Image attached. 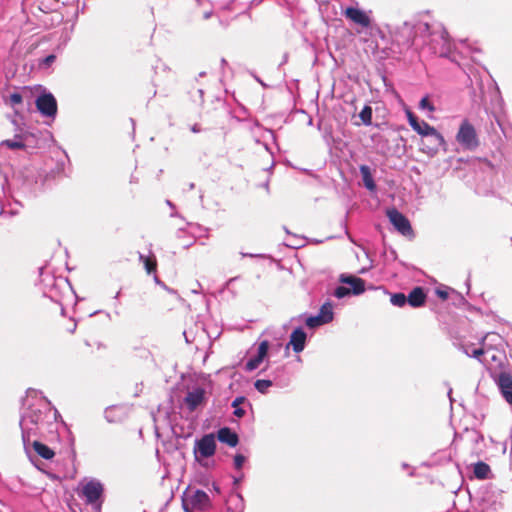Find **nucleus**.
Returning <instances> with one entry per match:
<instances>
[{
  "label": "nucleus",
  "mask_w": 512,
  "mask_h": 512,
  "mask_svg": "<svg viewBox=\"0 0 512 512\" xmlns=\"http://www.w3.org/2000/svg\"><path fill=\"white\" fill-rule=\"evenodd\" d=\"M390 301L394 306H397V307H402L407 303L406 295L404 293L392 294Z\"/></svg>",
  "instance_id": "obj_26"
},
{
  "label": "nucleus",
  "mask_w": 512,
  "mask_h": 512,
  "mask_svg": "<svg viewBox=\"0 0 512 512\" xmlns=\"http://www.w3.org/2000/svg\"><path fill=\"white\" fill-rule=\"evenodd\" d=\"M385 87H386V93H387L389 91V86L387 83L385 84Z\"/></svg>",
  "instance_id": "obj_42"
},
{
  "label": "nucleus",
  "mask_w": 512,
  "mask_h": 512,
  "mask_svg": "<svg viewBox=\"0 0 512 512\" xmlns=\"http://www.w3.org/2000/svg\"><path fill=\"white\" fill-rule=\"evenodd\" d=\"M361 118H362L364 123H366V124L370 123V120H371V110L369 108H365L361 112Z\"/></svg>",
  "instance_id": "obj_36"
},
{
  "label": "nucleus",
  "mask_w": 512,
  "mask_h": 512,
  "mask_svg": "<svg viewBox=\"0 0 512 512\" xmlns=\"http://www.w3.org/2000/svg\"><path fill=\"white\" fill-rule=\"evenodd\" d=\"M1 145L7 146L10 149H22L25 147V144L22 140V137L17 135L14 139L4 140Z\"/></svg>",
  "instance_id": "obj_24"
},
{
  "label": "nucleus",
  "mask_w": 512,
  "mask_h": 512,
  "mask_svg": "<svg viewBox=\"0 0 512 512\" xmlns=\"http://www.w3.org/2000/svg\"><path fill=\"white\" fill-rule=\"evenodd\" d=\"M396 233L404 236L405 238L411 240L414 238L415 234H414V231H413V228H403L401 230H398L396 231Z\"/></svg>",
  "instance_id": "obj_34"
},
{
  "label": "nucleus",
  "mask_w": 512,
  "mask_h": 512,
  "mask_svg": "<svg viewBox=\"0 0 512 512\" xmlns=\"http://www.w3.org/2000/svg\"><path fill=\"white\" fill-rule=\"evenodd\" d=\"M103 487L99 481L89 480L81 483V495L86 499L87 503H95L101 496Z\"/></svg>",
  "instance_id": "obj_10"
},
{
  "label": "nucleus",
  "mask_w": 512,
  "mask_h": 512,
  "mask_svg": "<svg viewBox=\"0 0 512 512\" xmlns=\"http://www.w3.org/2000/svg\"><path fill=\"white\" fill-rule=\"evenodd\" d=\"M44 410L39 407H30L22 416L20 426L22 429V438L25 444L31 442V437L41 432L51 418H55L56 411H52L47 405Z\"/></svg>",
  "instance_id": "obj_2"
},
{
  "label": "nucleus",
  "mask_w": 512,
  "mask_h": 512,
  "mask_svg": "<svg viewBox=\"0 0 512 512\" xmlns=\"http://www.w3.org/2000/svg\"><path fill=\"white\" fill-rule=\"evenodd\" d=\"M491 470L488 464L479 461L474 465L473 473L477 479H487Z\"/></svg>",
  "instance_id": "obj_21"
},
{
  "label": "nucleus",
  "mask_w": 512,
  "mask_h": 512,
  "mask_svg": "<svg viewBox=\"0 0 512 512\" xmlns=\"http://www.w3.org/2000/svg\"><path fill=\"white\" fill-rule=\"evenodd\" d=\"M218 440L222 443H226L230 447H235L238 444V436L232 432L229 428H221L217 433Z\"/></svg>",
  "instance_id": "obj_18"
},
{
  "label": "nucleus",
  "mask_w": 512,
  "mask_h": 512,
  "mask_svg": "<svg viewBox=\"0 0 512 512\" xmlns=\"http://www.w3.org/2000/svg\"><path fill=\"white\" fill-rule=\"evenodd\" d=\"M426 298V293L424 289L420 286L413 288L408 294V296H406L407 303L413 308L423 306L426 302Z\"/></svg>",
  "instance_id": "obj_16"
},
{
  "label": "nucleus",
  "mask_w": 512,
  "mask_h": 512,
  "mask_svg": "<svg viewBox=\"0 0 512 512\" xmlns=\"http://www.w3.org/2000/svg\"><path fill=\"white\" fill-rule=\"evenodd\" d=\"M210 16H211V12H205L204 13V18L205 19H208Z\"/></svg>",
  "instance_id": "obj_40"
},
{
  "label": "nucleus",
  "mask_w": 512,
  "mask_h": 512,
  "mask_svg": "<svg viewBox=\"0 0 512 512\" xmlns=\"http://www.w3.org/2000/svg\"><path fill=\"white\" fill-rule=\"evenodd\" d=\"M56 59V56L51 54V55H48L47 57H45L42 62H41V66H44V67H49Z\"/></svg>",
  "instance_id": "obj_37"
},
{
  "label": "nucleus",
  "mask_w": 512,
  "mask_h": 512,
  "mask_svg": "<svg viewBox=\"0 0 512 512\" xmlns=\"http://www.w3.org/2000/svg\"><path fill=\"white\" fill-rule=\"evenodd\" d=\"M343 14L347 19L357 25L362 27H368L370 25L369 15L357 7H347Z\"/></svg>",
  "instance_id": "obj_11"
},
{
  "label": "nucleus",
  "mask_w": 512,
  "mask_h": 512,
  "mask_svg": "<svg viewBox=\"0 0 512 512\" xmlns=\"http://www.w3.org/2000/svg\"><path fill=\"white\" fill-rule=\"evenodd\" d=\"M244 397H237L233 402H232V406L235 408L234 410V415L237 416L238 418H241L244 416L245 414V411L240 408V404H242L244 402Z\"/></svg>",
  "instance_id": "obj_29"
},
{
  "label": "nucleus",
  "mask_w": 512,
  "mask_h": 512,
  "mask_svg": "<svg viewBox=\"0 0 512 512\" xmlns=\"http://www.w3.org/2000/svg\"><path fill=\"white\" fill-rule=\"evenodd\" d=\"M182 505L185 512H196L208 509L211 503L204 491L188 490L184 493Z\"/></svg>",
  "instance_id": "obj_5"
},
{
  "label": "nucleus",
  "mask_w": 512,
  "mask_h": 512,
  "mask_svg": "<svg viewBox=\"0 0 512 512\" xmlns=\"http://www.w3.org/2000/svg\"><path fill=\"white\" fill-rule=\"evenodd\" d=\"M264 359L260 356H255L253 358H251L247 363H246V370L251 372L255 369H257L259 367V365L262 363Z\"/></svg>",
  "instance_id": "obj_28"
},
{
  "label": "nucleus",
  "mask_w": 512,
  "mask_h": 512,
  "mask_svg": "<svg viewBox=\"0 0 512 512\" xmlns=\"http://www.w3.org/2000/svg\"><path fill=\"white\" fill-rule=\"evenodd\" d=\"M116 411V408L112 407L106 410L105 417L109 422L116 421V418L114 417V412Z\"/></svg>",
  "instance_id": "obj_38"
},
{
  "label": "nucleus",
  "mask_w": 512,
  "mask_h": 512,
  "mask_svg": "<svg viewBox=\"0 0 512 512\" xmlns=\"http://www.w3.org/2000/svg\"><path fill=\"white\" fill-rule=\"evenodd\" d=\"M429 37V42L424 40L425 44L430 46L434 54L440 57H448L452 51V42L449 38L448 32L439 24L433 27L432 31H428L422 35L425 39Z\"/></svg>",
  "instance_id": "obj_3"
},
{
  "label": "nucleus",
  "mask_w": 512,
  "mask_h": 512,
  "mask_svg": "<svg viewBox=\"0 0 512 512\" xmlns=\"http://www.w3.org/2000/svg\"><path fill=\"white\" fill-rule=\"evenodd\" d=\"M457 142L467 150H474L478 147L479 141L475 128L468 120H463L456 134Z\"/></svg>",
  "instance_id": "obj_6"
},
{
  "label": "nucleus",
  "mask_w": 512,
  "mask_h": 512,
  "mask_svg": "<svg viewBox=\"0 0 512 512\" xmlns=\"http://www.w3.org/2000/svg\"><path fill=\"white\" fill-rule=\"evenodd\" d=\"M496 382L504 399L512 405V375L501 372L498 374Z\"/></svg>",
  "instance_id": "obj_12"
},
{
  "label": "nucleus",
  "mask_w": 512,
  "mask_h": 512,
  "mask_svg": "<svg viewBox=\"0 0 512 512\" xmlns=\"http://www.w3.org/2000/svg\"><path fill=\"white\" fill-rule=\"evenodd\" d=\"M32 446L35 452L46 460L52 459L55 455L54 451L50 447L37 440L32 441Z\"/></svg>",
  "instance_id": "obj_19"
},
{
  "label": "nucleus",
  "mask_w": 512,
  "mask_h": 512,
  "mask_svg": "<svg viewBox=\"0 0 512 512\" xmlns=\"http://www.w3.org/2000/svg\"><path fill=\"white\" fill-rule=\"evenodd\" d=\"M255 388L262 394H265L268 389L272 386V381L260 379L254 383Z\"/></svg>",
  "instance_id": "obj_27"
},
{
  "label": "nucleus",
  "mask_w": 512,
  "mask_h": 512,
  "mask_svg": "<svg viewBox=\"0 0 512 512\" xmlns=\"http://www.w3.org/2000/svg\"><path fill=\"white\" fill-rule=\"evenodd\" d=\"M245 462V457L241 454H237L234 457V465L236 469H241Z\"/></svg>",
  "instance_id": "obj_35"
},
{
  "label": "nucleus",
  "mask_w": 512,
  "mask_h": 512,
  "mask_svg": "<svg viewBox=\"0 0 512 512\" xmlns=\"http://www.w3.org/2000/svg\"><path fill=\"white\" fill-rule=\"evenodd\" d=\"M8 103H9L12 107H15L16 105L21 104V103H22V96H21V94H19V93H13V94H11V95L9 96Z\"/></svg>",
  "instance_id": "obj_33"
},
{
  "label": "nucleus",
  "mask_w": 512,
  "mask_h": 512,
  "mask_svg": "<svg viewBox=\"0 0 512 512\" xmlns=\"http://www.w3.org/2000/svg\"><path fill=\"white\" fill-rule=\"evenodd\" d=\"M418 108L421 111L428 112V113H433L436 110L434 104L430 101V98L428 95L424 96L420 100Z\"/></svg>",
  "instance_id": "obj_25"
},
{
  "label": "nucleus",
  "mask_w": 512,
  "mask_h": 512,
  "mask_svg": "<svg viewBox=\"0 0 512 512\" xmlns=\"http://www.w3.org/2000/svg\"><path fill=\"white\" fill-rule=\"evenodd\" d=\"M429 31V24L424 22H403L401 26H396L390 31L391 44L386 46V51L390 50L392 54H401L410 48L413 41L422 38V35Z\"/></svg>",
  "instance_id": "obj_1"
},
{
  "label": "nucleus",
  "mask_w": 512,
  "mask_h": 512,
  "mask_svg": "<svg viewBox=\"0 0 512 512\" xmlns=\"http://www.w3.org/2000/svg\"><path fill=\"white\" fill-rule=\"evenodd\" d=\"M213 487H214L215 491L219 492V489H218V487L216 485H213Z\"/></svg>",
  "instance_id": "obj_41"
},
{
  "label": "nucleus",
  "mask_w": 512,
  "mask_h": 512,
  "mask_svg": "<svg viewBox=\"0 0 512 512\" xmlns=\"http://www.w3.org/2000/svg\"><path fill=\"white\" fill-rule=\"evenodd\" d=\"M436 293H437V295L439 296V298H441V299H443V300H446V299L448 298V296H449L448 292H447V291H445V290H440V289H438V290L436 291Z\"/></svg>",
  "instance_id": "obj_39"
},
{
  "label": "nucleus",
  "mask_w": 512,
  "mask_h": 512,
  "mask_svg": "<svg viewBox=\"0 0 512 512\" xmlns=\"http://www.w3.org/2000/svg\"><path fill=\"white\" fill-rule=\"evenodd\" d=\"M360 173L365 187L371 192L375 191L376 185L374 183L370 168L366 165H362L360 166Z\"/></svg>",
  "instance_id": "obj_20"
},
{
  "label": "nucleus",
  "mask_w": 512,
  "mask_h": 512,
  "mask_svg": "<svg viewBox=\"0 0 512 512\" xmlns=\"http://www.w3.org/2000/svg\"><path fill=\"white\" fill-rule=\"evenodd\" d=\"M306 342V333L302 328L295 329L290 336V344L296 353L303 351Z\"/></svg>",
  "instance_id": "obj_17"
},
{
  "label": "nucleus",
  "mask_w": 512,
  "mask_h": 512,
  "mask_svg": "<svg viewBox=\"0 0 512 512\" xmlns=\"http://www.w3.org/2000/svg\"><path fill=\"white\" fill-rule=\"evenodd\" d=\"M339 281L342 283L334 291V296L342 299L349 295H359L365 291V283L361 278L353 275L341 274Z\"/></svg>",
  "instance_id": "obj_4"
},
{
  "label": "nucleus",
  "mask_w": 512,
  "mask_h": 512,
  "mask_svg": "<svg viewBox=\"0 0 512 512\" xmlns=\"http://www.w3.org/2000/svg\"><path fill=\"white\" fill-rule=\"evenodd\" d=\"M425 137L427 140L421 142V151L424 153L434 156L440 148L445 150L446 143L444 137L436 129L435 133H428Z\"/></svg>",
  "instance_id": "obj_8"
},
{
  "label": "nucleus",
  "mask_w": 512,
  "mask_h": 512,
  "mask_svg": "<svg viewBox=\"0 0 512 512\" xmlns=\"http://www.w3.org/2000/svg\"><path fill=\"white\" fill-rule=\"evenodd\" d=\"M461 350L469 357H474L481 361L480 357L484 354L483 348H472L471 345H462Z\"/></svg>",
  "instance_id": "obj_23"
},
{
  "label": "nucleus",
  "mask_w": 512,
  "mask_h": 512,
  "mask_svg": "<svg viewBox=\"0 0 512 512\" xmlns=\"http://www.w3.org/2000/svg\"><path fill=\"white\" fill-rule=\"evenodd\" d=\"M189 187H190L191 189H193V188H194V184H193V183L189 184Z\"/></svg>",
  "instance_id": "obj_44"
},
{
  "label": "nucleus",
  "mask_w": 512,
  "mask_h": 512,
  "mask_svg": "<svg viewBox=\"0 0 512 512\" xmlns=\"http://www.w3.org/2000/svg\"><path fill=\"white\" fill-rule=\"evenodd\" d=\"M216 441L213 434H206L195 442L194 455L196 459L209 458L214 455Z\"/></svg>",
  "instance_id": "obj_7"
},
{
  "label": "nucleus",
  "mask_w": 512,
  "mask_h": 512,
  "mask_svg": "<svg viewBox=\"0 0 512 512\" xmlns=\"http://www.w3.org/2000/svg\"><path fill=\"white\" fill-rule=\"evenodd\" d=\"M268 348H269L268 341H266V340L262 341L258 346L257 356H260L264 359L267 355Z\"/></svg>",
  "instance_id": "obj_32"
},
{
  "label": "nucleus",
  "mask_w": 512,
  "mask_h": 512,
  "mask_svg": "<svg viewBox=\"0 0 512 512\" xmlns=\"http://www.w3.org/2000/svg\"><path fill=\"white\" fill-rule=\"evenodd\" d=\"M386 217L389 219L394 232L403 228H411L408 218L396 209L386 210Z\"/></svg>",
  "instance_id": "obj_14"
},
{
  "label": "nucleus",
  "mask_w": 512,
  "mask_h": 512,
  "mask_svg": "<svg viewBox=\"0 0 512 512\" xmlns=\"http://www.w3.org/2000/svg\"><path fill=\"white\" fill-rule=\"evenodd\" d=\"M140 259L143 260L145 268L148 273H151L155 271L156 269V262L154 260H151L150 258H145L144 256H140Z\"/></svg>",
  "instance_id": "obj_31"
},
{
  "label": "nucleus",
  "mask_w": 512,
  "mask_h": 512,
  "mask_svg": "<svg viewBox=\"0 0 512 512\" xmlns=\"http://www.w3.org/2000/svg\"><path fill=\"white\" fill-rule=\"evenodd\" d=\"M491 359H492V360H496V359H497L496 355H492V356H491Z\"/></svg>",
  "instance_id": "obj_43"
},
{
  "label": "nucleus",
  "mask_w": 512,
  "mask_h": 512,
  "mask_svg": "<svg viewBox=\"0 0 512 512\" xmlns=\"http://www.w3.org/2000/svg\"><path fill=\"white\" fill-rule=\"evenodd\" d=\"M305 323L309 328H316L318 326L325 324L318 314L315 316L308 317Z\"/></svg>",
  "instance_id": "obj_30"
},
{
  "label": "nucleus",
  "mask_w": 512,
  "mask_h": 512,
  "mask_svg": "<svg viewBox=\"0 0 512 512\" xmlns=\"http://www.w3.org/2000/svg\"><path fill=\"white\" fill-rule=\"evenodd\" d=\"M407 118L410 126L419 135L424 137L428 133H435V128L433 126L429 125L424 120H419V118L411 111H407Z\"/></svg>",
  "instance_id": "obj_13"
},
{
  "label": "nucleus",
  "mask_w": 512,
  "mask_h": 512,
  "mask_svg": "<svg viewBox=\"0 0 512 512\" xmlns=\"http://www.w3.org/2000/svg\"><path fill=\"white\" fill-rule=\"evenodd\" d=\"M205 401V390L197 387L189 391L184 398V403L190 411H194L198 406Z\"/></svg>",
  "instance_id": "obj_15"
},
{
  "label": "nucleus",
  "mask_w": 512,
  "mask_h": 512,
  "mask_svg": "<svg viewBox=\"0 0 512 512\" xmlns=\"http://www.w3.org/2000/svg\"><path fill=\"white\" fill-rule=\"evenodd\" d=\"M318 315L321 317L325 324L331 322L334 316L332 304L330 302L324 303L321 306Z\"/></svg>",
  "instance_id": "obj_22"
},
{
  "label": "nucleus",
  "mask_w": 512,
  "mask_h": 512,
  "mask_svg": "<svg viewBox=\"0 0 512 512\" xmlns=\"http://www.w3.org/2000/svg\"><path fill=\"white\" fill-rule=\"evenodd\" d=\"M36 107L42 115L47 117H54L57 112V102L51 93L40 95L36 99Z\"/></svg>",
  "instance_id": "obj_9"
}]
</instances>
